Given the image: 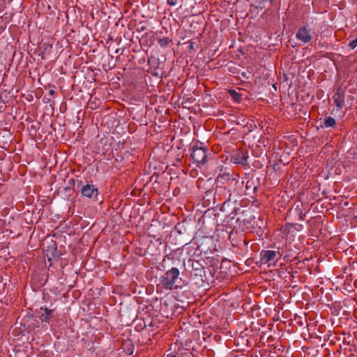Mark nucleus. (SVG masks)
<instances>
[{"label": "nucleus", "instance_id": "1", "mask_svg": "<svg viewBox=\"0 0 357 357\" xmlns=\"http://www.w3.org/2000/svg\"><path fill=\"white\" fill-rule=\"evenodd\" d=\"M179 270L177 268L173 267L160 278V284L165 289H176L178 288L176 282L179 279Z\"/></svg>", "mask_w": 357, "mask_h": 357}, {"label": "nucleus", "instance_id": "2", "mask_svg": "<svg viewBox=\"0 0 357 357\" xmlns=\"http://www.w3.org/2000/svg\"><path fill=\"white\" fill-rule=\"evenodd\" d=\"M206 147L202 142H197L193 145L191 158L198 167L206 163Z\"/></svg>", "mask_w": 357, "mask_h": 357}, {"label": "nucleus", "instance_id": "3", "mask_svg": "<svg viewBox=\"0 0 357 357\" xmlns=\"http://www.w3.org/2000/svg\"><path fill=\"white\" fill-rule=\"evenodd\" d=\"M315 36V31L307 23L300 26L296 33V39L303 44L310 43Z\"/></svg>", "mask_w": 357, "mask_h": 357}, {"label": "nucleus", "instance_id": "4", "mask_svg": "<svg viewBox=\"0 0 357 357\" xmlns=\"http://www.w3.org/2000/svg\"><path fill=\"white\" fill-rule=\"evenodd\" d=\"M281 256L282 254L279 251L263 250L260 252V261L262 264H268V266H275Z\"/></svg>", "mask_w": 357, "mask_h": 357}, {"label": "nucleus", "instance_id": "5", "mask_svg": "<svg viewBox=\"0 0 357 357\" xmlns=\"http://www.w3.org/2000/svg\"><path fill=\"white\" fill-rule=\"evenodd\" d=\"M344 91L339 87L333 96V101L338 109H342L344 106Z\"/></svg>", "mask_w": 357, "mask_h": 357}, {"label": "nucleus", "instance_id": "6", "mask_svg": "<svg viewBox=\"0 0 357 357\" xmlns=\"http://www.w3.org/2000/svg\"><path fill=\"white\" fill-rule=\"evenodd\" d=\"M81 192L83 196L91 198L98 195V189L93 185L86 184L82 188Z\"/></svg>", "mask_w": 357, "mask_h": 357}, {"label": "nucleus", "instance_id": "7", "mask_svg": "<svg viewBox=\"0 0 357 357\" xmlns=\"http://www.w3.org/2000/svg\"><path fill=\"white\" fill-rule=\"evenodd\" d=\"M40 310L44 311V313H42L40 316L42 322H49L50 316L53 312V310H50L47 307H41Z\"/></svg>", "mask_w": 357, "mask_h": 357}, {"label": "nucleus", "instance_id": "8", "mask_svg": "<svg viewBox=\"0 0 357 357\" xmlns=\"http://www.w3.org/2000/svg\"><path fill=\"white\" fill-rule=\"evenodd\" d=\"M248 156L245 153H238L235 157V162L236 164L245 165Z\"/></svg>", "mask_w": 357, "mask_h": 357}, {"label": "nucleus", "instance_id": "9", "mask_svg": "<svg viewBox=\"0 0 357 357\" xmlns=\"http://www.w3.org/2000/svg\"><path fill=\"white\" fill-rule=\"evenodd\" d=\"M335 125H336V121L334 118H333L331 116H328L324 119V126L325 128L334 127Z\"/></svg>", "mask_w": 357, "mask_h": 357}, {"label": "nucleus", "instance_id": "10", "mask_svg": "<svg viewBox=\"0 0 357 357\" xmlns=\"http://www.w3.org/2000/svg\"><path fill=\"white\" fill-rule=\"evenodd\" d=\"M176 345L174 346V349L171 347L167 351V357H181V354L176 350Z\"/></svg>", "mask_w": 357, "mask_h": 357}, {"label": "nucleus", "instance_id": "11", "mask_svg": "<svg viewBox=\"0 0 357 357\" xmlns=\"http://www.w3.org/2000/svg\"><path fill=\"white\" fill-rule=\"evenodd\" d=\"M169 39L167 37H163L162 38H160L158 40V44L162 47H167L169 44Z\"/></svg>", "mask_w": 357, "mask_h": 357}, {"label": "nucleus", "instance_id": "12", "mask_svg": "<svg viewBox=\"0 0 357 357\" xmlns=\"http://www.w3.org/2000/svg\"><path fill=\"white\" fill-rule=\"evenodd\" d=\"M229 93L230 96H231L233 98H234V99H235V100H236L237 101H239V100H240V99H241V96H240V95H239L237 92H236L234 90H230V91H229Z\"/></svg>", "mask_w": 357, "mask_h": 357}, {"label": "nucleus", "instance_id": "13", "mask_svg": "<svg viewBox=\"0 0 357 357\" xmlns=\"http://www.w3.org/2000/svg\"><path fill=\"white\" fill-rule=\"evenodd\" d=\"M349 47L352 50L357 47V38L349 43Z\"/></svg>", "mask_w": 357, "mask_h": 357}, {"label": "nucleus", "instance_id": "14", "mask_svg": "<svg viewBox=\"0 0 357 357\" xmlns=\"http://www.w3.org/2000/svg\"><path fill=\"white\" fill-rule=\"evenodd\" d=\"M177 0H167V3L168 5L171 6H174L177 4Z\"/></svg>", "mask_w": 357, "mask_h": 357}, {"label": "nucleus", "instance_id": "15", "mask_svg": "<svg viewBox=\"0 0 357 357\" xmlns=\"http://www.w3.org/2000/svg\"><path fill=\"white\" fill-rule=\"evenodd\" d=\"M49 94L52 96H54L55 95V91L53 89H51L50 91H49Z\"/></svg>", "mask_w": 357, "mask_h": 357}, {"label": "nucleus", "instance_id": "16", "mask_svg": "<svg viewBox=\"0 0 357 357\" xmlns=\"http://www.w3.org/2000/svg\"><path fill=\"white\" fill-rule=\"evenodd\" d=\"M194 45H195V43L194 42H191L190 44V46L189 47L192 50L194 49Z\"/></svg>", "mask_w": 357, "mask_h": 357}, {"label": "nucleus", "instance_id": "17", "mask_svg": "<svg viewBox=\"0 0 357 357\" xmlns=\"http://www.w3.org/2000/svg\"><path fill=\"white\" fill-rule=\"evenodd\" d=\"M162 307H163V305H165V307H167V301H165L162 303Z\"/></svg>", "mask_w": 357, "mask_h": 357}]
</instances>
